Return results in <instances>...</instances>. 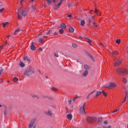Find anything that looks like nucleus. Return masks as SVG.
Listing matches in <instances>:
<instances>
[{"instance_id":"1","label":"nucleus","mask_w":128,"mask_h":128,"mask_svg":"<svg viewBox=\"0 0 128 128\" xmlns=\"http://www.w3.org/2000/svg\"><path fill=\"white\" fill-rule=\"evenodd\" d=\"M34 74V69L32 66L29 67V69L24 72V76H32V74Z\"/></svg>"},{"instance_id":"2","label":"nucleus","mask_w":128,"mask_h":128,"mask_svg":"<svg viewBox=\"0 0 128 128\" xmlns=\"http://www.w3.org/2000/svg\"><path fill=\"white\" fill-rule=\"evenodd\" d=\"M36 118H34L32 119L29 124L28 128H36Z\"/></svg>"},{"instance_id":"3","label":"nucleus","mask_w":128,"mask_h":128,"mask_svg":"<svg viewBox=\"0 0 128 128\" xmlns=\"http://www.w3.org/2000/svg\"><path fill=\"white\" fill-rule=\"evenodd\" d=\"M60 0H53V4H54V6H56L57 8H60V6H62V4L64 2V0H60L58 4V2Z\"/></svg>"},{"instance_id":"4","label":"nucleus","mask_w":128,"mask_h":128,"mask_svg":"<svg viewBox=\"0 0 128 128\" xmlns=\"http://www.w3.org/2000/svg\"><path fill=\"white\" fill-rule=\"evenodd\" d=\"M96 117H90L88 116L86 118V120L88 122L89 124H92V122H96Z\"/></svg>"},{"instance_id":"5","label":"nucleus","mask_w":128,"mask_h":128,"mask_svg":"<svg viewBox=\"0 0 128 128\" xmlns=\"http://www.w3.org/2000/svg\"><path fill=\"white\" fill-rule=\"evenodd\" d=\"M30 8H26L24 10H20V14L23 16H28V12Z\"/></svg>"},{"instance_id":"6","label":"nucleus","mask_w":128,"mask_h":128,"mask_svg":"<svg viewBox=\"0 0 128 128\" xmlns=\"http://www.w3.org/2000/svg\"><path fill=\"white\" fill-rule=\"evenodd\" d=\"M117 72H120V74H128V70L126 68H120L116 70Z\"/></svg>"},{"instance_id":"7","label":"nucleus","mask_w":128,"mask_h":128,"mask_svg":"<svg viewBox=\"0 0 128 128\" xmlns=\"http://www.w3.org/2000/svg\"><path fill=\"white\" fill-rule=\"evenodd\" d=\"M122 58H119L116 60L114 62V66H120L122 64Z\"/></svg>"},{"instance_id":"8","label":"nucleus","mask_w":128,"mask_h":128,"mask_svg":"<svg viewBox=\"0 0 128 128\" xmlns=\"http://www.w3.org/2000/svg\"><path fill=\"white\" fill-rule=\"evenodd\" d=\"M79 110L81 112L82 114H86V109L84 108L82 106H80Z\"/></svg>"},{"instance_id":"9","label":"nucleus","mask_w":128,"mask_h":128,"mask_svg":"<svg viewBox=\"0 0 128 128\" xmlns=\"http://www.w3.org/2000/svg\"><path fill=\"white\" fill-rule=\"evenodd\" d=\"M44 114L48 116H52V112L50 110H48L44 112Z\"/></svg>"},{"instance_id":"10","label":"nucleus","mask_w":128,"mask_h":128,"mask_svg":"<svg viewBox=\"0 0 128 128\" xmlns=\"http://www.w3.org/2000/svg\"><path fill=\"white\" fill-rule=\"evenodd\" d=\"M58 28H64V29L66 28V24H64L61 23L58 24Z\"/></svg>"},{"instance_id":"11","label":"nucleus","mask_w":128,"mask_h":128,"mask_svg":"<svg viewBox=\"0 0 128 128\" xmlns=\"http://www.w3.org/2000/svg\"><path fill=\"white\" fill-rule=\"evenodd\" d=\"M116 84L114 82H110L109 84L110 88H116Z\"/></svg>"},{"instance_id":"12","label":"nucleus","mask_w":128,"mask_h":128,"mask_svg":"<svg viewBox=\"0 0 128 128\" xmlns=\"http://www.w3.org/2000/svg\"><path fill=\"white\" fill-rule=\"evenodd\" d=\"M30 50H36V47L34 45V42H32L31 43Z\"/></svg>"},{"instance_id":"13","label":"nucleus","mask_w":128,"mask_h":128,"mask_svg":"<svg viewBox=\"0 0 128 128\" xmlns=\"http://www.w3.org/2000/svg\"><path fill=\"white\" fill-rule=\"evenodd\" d=\"M100 94H102V91H97L96 95L95 96H94L92 98H98V96H100Z\"/></svg>"},{"instance_id":"14","label":"nucleus","mask_w":128,"mask_h":128,"mask_svg":"<svg viewBox=\"0 0 128 128\" xmlns=\"http://www.w3.org/2000/svg\"><path fill=\"white\" fill-rule=\"evenodd\" d=\"M24 60L25 62H30V59L28 56L25 57Z\"/></svg>"},{"instance_id":"15","label":"nucleus","mask_w":128,"mask_h":128,"mask_svg":"<svg viewBox=\"0 0 128 128\" xmlns=\"http://www.w3.org/2000/svg\"><path fill=\"white\" fill-rule=\"evenodd\" d=\"M88 70H86L83 72L82 76H88Z\"/></svg>"},{"instance_id":"16","label":"nucleus","mask_w":128,"mask_h":128,"mask_svg":"<svg viewBox=\"0 0 128 128\" xmlns=\"http://www.w3.org/2000/svg\"><path fill=\"white\" fill-rule=\"evenodd\" d=\"M66 118L68 120H72V114H68L66 116Z\"/></svg>"},{"instance_id":"17","label":"nucleus","mask_w":128,"mask_h":128,"mask_svg":"<svg viewBox=\"0 0 128 128\" xmlns=\"http://www.w3.org/2000/svg\"><path fill=\"white\" fill-rule=\"evenodd\" d=\"M30 96H32V98H37L38 100V98H39L38 96L37 95H36V94H32L30 95Z\"/></svg>"},{"instance_id":"18","label":"nucleus","mask_w":128,"mask_h":128,"mask_svg":"<svg viewBox=\"0 0 128 128\" xmlns=\"http://www.w3.org/2000/svg\"><path fill=\"white\" fill-rule=\"evenodd\" d=\"M88 56L91 58V60H92V62H94V56H92V54H88Z\"/></svg>"},{"instance_id":"19","label":"nucleus","mask_w":128,"mask_h":128,"mask_svg":"<svg viewBox=\"0 0 128 128\" xmlns=\"http://www.w3.org/2000/svg\"><path fill=\"white\" fill-rule=\"evenodd\" d=\"M92 26L94 27V28H96L98 26V25L96 22H92Z\"/></svg>"},{"instance_id":"20","label":"nucleus","mask_w":128,"mask_h":128,"mask_svg":"<svg viewBox=\"0 0 128 128\" xmlns=\"http://www.w3.org/2000/svg\"><path fill=\"white\" fill-rule=\"evenodd\" d=\"M20 66L21 68H24V66H26V64L24 63V62H21L20 63Z\"/></svg>"},{"instance_id":"21","label":"nucleus","mask_w":128,"mask_h":128,"mask_svg":"<svg viewBox=\"0 0 128 128\" xmlns=\"http://www.w3.org/2000/svg\"><path fill=\"white\" fill-rule=\"evenodd\" d=\"M68 30L70 32H74V29L72 27H70Z\"/></svg>"},{"instance_id":"22","label":"nucleus","mask_w":128,"mask_h":128,"mask_svg":"<svg viewBox=\"0 0 128 128\" xmlns=\"http://www.w3.org/2000/svg\"><path fill=\"white\" fill-rule=\"evenodd\" d=\"M80 24L82 26H84V24H86V22H84V20H82L80 21Z\"/></svg>"},{"instance_id":"23","label":"nucleus","mask_w":128,"mask_h":128,"mask_svg":"<svg viewBox=\"0 0 128 128\" xmlns=\"http://www.w3.org/2000/svg\"><path fill=\"white\" fill-rule=\"evenodd\" d=\"M102 93L103 94V96H107L108 93L106 92H104V90H102Z\"/></svg>"},{"instance_id":"24","label":"nucleus","mask_w":128,"mask_h":128,"mask_svg":"<svg viewBox=\"0 0 128 128\" xmlns=\"http://www.w3.org/2000/svg\"><path fill=\"white\" fill-rule=\"evenodd\" d=\"M84 68H85V70H90V67L88 66V65L85 64L84 65Z\"/></svg>"},{"instance_id":"25","label":"nucleus","mask_w":128,"mask_h":128,"mask_svg":"<svg viewBox=\"0 0 128 128\" xmlns=\"http://www.w3.org/2000/svg\"><path fill=\"white\" fill-rule=\"evenodd\" d=\"M116 54H118V51H116L112 53V55L114 56H116Z\"/></svg>"},{"instance_id":"26","label":"nucleus","mask_w":128,"mask_h":128,"mask_svg":"<svg viewBox=\"0 0 128 128\" xmlns=\"http://www.w3.org/2000/svg\"><path fill=\"white\" fill-rule=\"evenodd\" d=\"M122 82H124V84H126L128 82V80H126V78L124 77L122 78Z\"/></svg>"},{"instance_id":"27","label":"nucleus","mask_w":128,"mask_h":128,"mask_svg":"<svg viewBox=\"0 0 128 128\" xmlns=\"http://www.w3.org/2000/svg\"><path fill=\"white\" fill-rule=\"evenodd\" d=\"M102 118H99L98 119V124H102Z\"/></svg>"},{"instance_id":"28","label":"nucleus","mask_w":128,"mask_h":128,"mask_svg":"<svg viewBox=\"0 0 128 128\" xmlns=\"http://www.w3.org/2000/svg\"><path fill=\"white\" fill-rule=\"evenodd\" d=\"M7 24H8V22H6L2 24L3 28H6V26Z\"/></svg>"},{"instance_id":"29","label":"nucleus","mask_w":128,"mask_h":128,"mask_svg":"<svg viewBox=\"0 0 128 128\" xmlns=\"http://www.w3.org/2000/svg\"><path fill=\"white\" fill-rule=\"evenodd\" d=\"M51 90H54V92H58V88H56L54 87L51 88Z\"/></svg>"},{"instance_id":"30","label":"nucleus","mask_w":128,"mask_h":128,"mask_svg":"<svg viewBox=\"0 0 128 128\" xmlns=\"http://www.w3.org/2000/svg\"><path fill=\"white\" fill-rule=\"evenodd\" d=\"M14 82H17L18 81V79L16 77H14L13 79Z\"/></svg>"},{"instance_id":"31","label":"nucleus","mask_w":128,"mask_h":128,"mask_svg":"<svg viewBox=\"0 0 128 128\" xmlns=\"http://www.w3.org/2000/svg\"><path fill=\"white\" fill-rule=\"evenodd\" d=\"M94 13L100 16V14H100V12H98V10H96V8H95Z\"/></svg>"},{"instance_id":"32","label":"nucleus","mask_w":128,"mask_h":128,"mask_svg":"<svg viewBox=\"0 0 128 128\" xmlns=\"http://www.w3.org/2000/svg\"><path fill=\"white\" fill-rule=\"evenodd\" d=\"M38 42H44V39L42 38H39L38 39Z\"/></svg>"},{"instance_id":"33","label":"nucleus","mask_w":128,"mask_h":128,"mask_svg":"<svg viewBox=\"0 0 128 128\" xmlns=\"http://www.w3.org/2000/svg\"><path fill=\"white\" fill-rule=\"evenodd\" d=\"M92 20H94V17L92 16H91L90 19L88 22V24H90Z\"/></svg>"},{"instance_id":"34","label":"nucleus","mask_w":128,"mask_h":128,"mask_svg":"<svg viewBox=\"0 0 128 128\" xmlns=\"http://www.w3.org/2000/svg\"><path fill=\"white\" fill-rule=\"evenodd\" d=\"M59 32H60V34H62L64 32V30L63 29H60L59 30Z\"/></svg>"},{"instance_id":"35","label":"nucleus","mask_w":128,"mask_h":128,"mask_svg":"<svg viewBox=\"0 0 128 128\" xmlns=\"http://www.w3.org/2000/svg\"><path fill=\"white\" fill-rule=\"evenodd\" d=\"M116 44H120V39H117L116 40Z\"/></svg>"},{"instance_id":"36","label":"nucleus","mask_w":128,"mask_h":128,"mask_svg":"<svg viewBox=\"0 0 128 128\" xmlns=\"http://www.w3.org/2000/svg\"><path fill=\"white\" fill-rule=\"evenodd\" d=\"M4 72V69L2 67H0V76L2 75V72Z\"/></svg>"},{"instance_id":"37","label":"nucleus","mask_w":128,"mask_h":128,"mask_svg":"<svg viewBox=\"0 0 128 128\" xmlns=\"http://www.w3.org/2000/svg\"><path fill=\"white\" fill-rule=\"evenodd\" d=\"M72 46H73V48H78V44H72Z\"/></svg>"},{"instance_id":"38","label":"nucleus","mask_w":128,"mask_h":128,"mask_svg":"<svg viewBox=\"0 0 128 128\" xmlns=\"http://www.w3.org/2000/svg\"><path fill=\"white\" fill-rule=\"evenodd\" d=\"M18 32H20V28L16 29V30H15L14 34H18Z\"/></svg>"},{"instance_id":"39","label":"nucleus","mask_w":128,"mask_h":128,"mask_svg":"<svg viewBox=\"0 0 128 128\" xmlns=\"http://www.w3.org/2000/svg\"><path fill=\"white\" fill-rule=\"evenodd\" d=\"M103 128H112V126H102Z\"/></svg>"},{"instance_id":"40","label":"nucleus","mask_w":128,"mask_h":128,"mask_svg":"<svg viewBox=\"0 0 128 128\" xmlns=\"http://www.w3.org/2000/svg\"><path fill=\"white\" fill-rule=\"evenodd\" d=\"M48 6H50V4H52V0H48Z\"/></svg>"},{"instance_id":"41","label":"nucleus","mask_w":128,"mask_h":128,"mask_svg":"<svg viewBox=\"0 0 128 128\" xmlns=\"http://www.w3.org/2000/svg\"><path fill=\"white\" fill-rule=\"evenodd\" d=\"M52 32V30H50L48 32H46L47 36H48V34H50V33Z\"/></svg>"},{"instance_id":"42","label":"nucleus","mask_w":128,"mask_h":128,"mask_svg":"<svg viewBox=\"0 0 128 128\" xmlns=\"http://www.w3.org/2000/svg\"><path fill=\"white\" fill-rule=\"evenodd\" d=\"M54 56L56 58H58V53H54Z\"/></svg>"},{"instance_id":"43","label":"nucleus","mask_w":128,"mask_h":128,"mask_svg":"<svg viewBox=\"0 0 128 128\" xmlns=\"http://www.w3.org/2000/svg\"><path fill=\"white\" fill-rule=\"evenodd\" d=\"M88 38V41L87 42H88V44H90V42H92V40H90V38Z\"/></svg>"},{"instance_id":"44","label":"nucleus","mask_w":128,"mask_h":128,"mask_svg":"<svg viewBox=\"0 0 128 128\" xmlns=\"http://www.w3.org/2000/svg\"><path fill=\"white\" fill-rule=\"evenodd\" d=\"M68 104L70 105V104L72 102V100H68Z\"/></svg>"},{"instance_id":"45","label":"nucleus","mask_w":128,"mask_h":128,"mask_svg":"<svg viewBox=\"0 0 128 128\" xmlns=\"http://www.w3.org/2000/svg\"><path fill=\"white\" fill-rule=\"evenodd\" d=\"M4 8H2L0 10V12H1L2 14V12H4Z\"/></svg>"},{"instance_id":"46","label":"nucleus","mask_w":128,"mask_h":128,"mask_svg":"<svg viewBox=\"0 0 128 128\" xmlns=\"http://www.w3.org/2000/svg\"><path fill=\"white\" fill-rule=\"evenodd\" d=\"M104 88H110V85H108H108L104 86Z\"/></svg>"},{"instance_id":"47","label":"nucleus","mask_w":128,"mask_h":128,"mask_svg":"<svg viewBox=\"0 0 128 128\" xmlns=\"http://www.w3.org/2000/svg\"><path fill=\"white\" fill-rule=\"evenodd\" d=\"M19 10H20V8H18L17 10V14H18V16H20V13L18 12Z\"/></svg>"},{"instance_id":"48","label":"nucleus","mask_w":128,"mask_h":128,"mask_svg":"<svg viewBox=\"0 0 128 128\" xmlns=\"http://www.w3.org/2000/svg\"><path fill=\"white\" fill-rule=\"evenodd\" d=\"M19 10H20V8H18L17 10V14H18V16H20V13L18 12Z\"/></svg>"},{"instance_id":"49","label":"nucleus","mask_w":128,"mask_h":128,"mask_svg":"<svg viewBox=\"0 0 128 128\" xmlns=\"http://www.w3.org/2000/svg\"><path fill=\"white\" fill-rule=\"evenodd\" d=\"M126 96H125L124 100L122 102V103L124 104V102H126Z\"/></svg>"},{"instance_id":"50","label":"nucleus","mask_w":128,"mask_h":128,"mask_svg":"<svg viewBox=\"0 0 128 128\" xmlns=\"http://www.w3.org/2000/svg\"><path fill=\"white\" fill-rule=\"evenodd\" d=\"M94 92H96V90H94L92 92L90 93V94H92Z\"/></svg>"},{"instance_id":"51","label":"nucleus","mask_w":128,"mask_h":128,"mask_svg":"<svg viewBox=\"0 0 128 128\" xmlns=\"http://www.w3.org/2000/svg\"><path fill=\"white\" fill-rule=\"evenodd\" d=\"M104 124H108V121H106V120L104 121Z\"/></svg>"},{"instance_id":"52","label":"nucleus","mask_w":128,"mask_h":128,"mask_svg":"<svg viewBox=\"0 0 128 128\" xmlns=\"http://www.w3.org/2000/svg\"><path fill=\"white\" fill-rule=\"evenodd\" d=\"M128 94V90H126L125 91V94H126H126Z\"/></svg>"},{"instance_id":"53","label":"nucleus","mask_w":128,"mask_h":128,"mask_svg":"<svg viewBox=\"0 0 128 128\" xmlns=\"http://www.w3.org/2000/svg\"><path fill=\"white\" fill-rule=\"evenodd\" d=\"M68 18H72V14H68Z\"/></svg>"},{"instance_id":"54","label":"nucleus","mask_w":128,"mask_h":128,"mask_svg":"<svg viewBox=\"0 0 128 128\" xmlns=\"http://www.w3.org/2000/svg\"><path fill=\"white\" fill-rule=\"evenodd\" d=\"M43 97L44 98H48V96H44Z\"/></svg>"},{"instance_id":"55","label":"nucleus","mask_w":128,"mask_h":128,"mask_svg":"<svg viewBox=\"0 0 128 128\" xmlns=\"http://www.w3.org/2000/svg\"><path fill=\"white\" fill-rule=\"evenodd\" d=\"M32 8L33 10H36V6H32Z\"/></svg>"},{"instance_id":"56","label":"nucleus","mask_w":128,"mask_h":128,"mask_svg":"<svg viewBox=\"0 0 128 128\" xmlns=\"http://www.w3.org/2000/svg\"><path fill=\"white\" fill-rule=\"evenodd\" d=\"M4 46V45H2V46H0V49L2 50Z\"/></svg>"},{"instance_id":"57","label":"nucleus","mask_w":128,"mask_h":128,"mask_svg":"<svg viewBox=\"0 0 128 128\" xmlns=\"http://www.w3.org/2000/svg\"><path fill=\"white\" fill-rule=\"evenodd\" d=\"M38 50H40V52H42V48H39Z\"/></svg>"},{"instance_id":"58","label":"nucleus","mask_w":128,"mask_h":128,"mask_svg":"<svg viewBox=\"0 0 128 128\" xmlns=\"http://www.w3.org/2000/svg\"><path fill=\"white\" fill-rule=\"evenodd\" d=\"M84 106H86V103H84L82 105V108H84Z\"/></svg>"},{"instance_id":"59","label":"nucleus","mask_w":128,"mask_h":128,"mask_svg":"<svg viewBox=\"0 0 128 128\" xmlns=\"http://www.w3.org/2000/svg\"><path fill=\"white\" fill-rule=\"evenodd\" d=\"M79 38H80V40H82V36H79Z\"/></svg>"},{"instance_id":"60","label":"nucleus","mask_w":128,"mask_h":128,"mask_svg":"<svg viewBox=\"0 0 128 128\" xmlns=\"http://www.w3.org/2000/svg\"><path fill=\"white\" fill-rule=\"evenodd\" d=\"M18 19L22 20V17H20V16H18Z\"/></svg>"},{"instance_id":"61","label":"nucleus","mask_w":128,"mask_h":128,"mask_svg":"<svg viewBox=\"0 0 128 128\" xmlns=\"http://www.w3.org/2000/svg\"><path fill=\"white\" fill-rule=\"evenodd\" d=\"M70 6H72V4H69L68 5V8H70Z\"/></svg>"},{"instance_id":"62","label":"nucleus","mask_w":128,"mask_h":128,"mask_svg":"<svg viewBox=\"0 0 128 128\" xmlns=\"http://www.w3.org/2000/svg\"><path fill=\"white\" fill-rule=\"evenodd\" d=\"M52 108H56V105L52 106Z\"/></svg>"},{"instance_id":"63","label":"nucleus","mask_w":128,"mask_h":128,"mask_svg":"<svg viewBox=\"0 0 128 128\" xmlns=\"http://www.w3.org/2000/svg\"><path fill=\"white\" fill-rule=\"evenodd\" d=\"M118 110H115L113 112H118Z\"/></svg>"},{"instance_id":"64","label":"nucleus","mask_w":128,"mask_h":128,"mask_svg":"<svg viewBox=\"0 0 128 128\" xmlns=\"http://www.w3.org/2000/svg\"><path fill=\"white\" fill-rule=\"evenodd\" d=\"M42 34H44V32H42L39 34V36H42Z\"/></svg>"}]
</instances>
